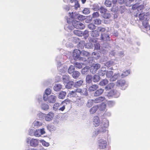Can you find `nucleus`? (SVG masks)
<instances>
[{
	"mask_svg": "<svg viewBox=\"0 0 150 150\" xmlns=\"http://www.w3.org/2000/svg\"><path fill=\"white\" fill-rule=\"evenodd\" d=\"M78 91L77 89L74 91H70L68 93V96L70 98H73L75 99L74 102L78 106H81L84 103L83 98L77 94Z\"/></svg>",
	"mask_w": 150,
	"mask_h": 150,
	"instance_id": "f257e3e1",
	"label": "nucleus"
},
{
	"mask_svg": "<svg viewBox=\"0 0 150 150\" xmlns=\"http://www.w3.org/2000/svg\"><path fill=\"white\" fill-rule=\"evenodd\" d=\"M108 126V121H106L105 123L103 124V126H102L100 127L99 128L98 130L94 131L93 132V136H96L100 132H105L106 131V128Z\"/></svg>",
	"mask_w": 150,
	"mask_h": 150,
	"instance_id": "f03ea898",
	"label": "nucleus"
},
{
	"mask_svg": "<svg viewBox=\"0 0 150 150\" xmlns=\"http://www.w3.org/2000/svg\"><path fill=\"white\" fill-rule=\"evenodd\" d=\"M73 56L75 60H83V58L81 56V52L79 50L75 49L74 50L73 52Z\"/></svg>",
	"mask_w": 150,
	"mask_h": 150,
	"instance_id": "7ed1b4c3",
	"label": "nucleus"
},
{
	"mask_svg": "<svg viewBox=\"0 0 150 150\" xmlns=\"http://www.w3.org/2000/svg\"><path fill=\"white\" fill-rule=\"evenodd\" d=\"M107 145V142L105 140L100 139L98 140V146L100 149H103L105 148Z\"/></svg>",
	"mask_w": 150,
	"mask_h": 150,
	"instance_id": "20e7f679",
	"label": "nucleus"
},
{
	"mask_svg": "<svg viewBox=\"0 0 150 150\" xmlns=\"http://www.w3.org/2000/svg\"><path fill=\"white\" fill-rule=\"evenodd\" d=\"M100 67V65L98 64H93L90 67V70L93 73H95L97 70Z\"/></svg>",
	"mask_w": 150,
	"mask_h": 150,
	"instance_id": "39448f33",
	"label": "nucleus"
},
{
	"mask_svg": "<svg viewBox=\"0 0 150 150\" xmlns=\"http://www.w3.org/2000/svg\"><path fill=\"white\" fill-rule=\"evenodd\" d=\"M62 104L59 103H55L54 105L53 106V108L54 110H57L59 109V110L63 111L65 108V105H64L62 107L59 108V107Z\"/></svg>",
	"mask_w": 150,
	"mask_h": 150,
	"instance_id": "423d86ee",
	"label": "nucleus"
},
{
	"mask_svg": "<svg viewBox=\"0 0 150 150\" xmlns=\"http://www.w3.org/2000/svg\"><path fill=\"white\" fill-rule=\"evenodd\" d=\"M77 91L78 92L80 93L82 96H87L88 95V93L87 89L86 88L83 89L77 88Z\"/></svg>",
	"mask_w": 150,
	"mask_h": 150,
	"instance_id": "0eeeda50",
	"label": "nucleus"
},
{
	"mask_svg": "<svg viewBox=\"0 0 150 150\" xmlns=\"http://www.w3.org/2000/svg\"><path fill=\"white\" fill-rule=\"evenodd\" d=\"M100 13H101L104 14V17L106 18H109L110 16V14L106 13L107 10L106 8L103 7H100L99 9Z\"/></svg>",
	"mask_w": 150,
	"mask_h": 150,
	"instance_id": "6e6552de",
	"label": "nucleus"
},
{
	"mask_svg": "<svg viewBox=\"0 0 150 150\" xmlns=\"http://www.w3.org/2000/svg\"><path fill=\"white\" fill-rule=\"evenodd\" d=\"M54 116V113L51 112H49L45 117V119L47 121L51 120Z\"/></svg>",
	"mask_w": 150,
	"mask_h": 150,
	"instance_id": "1a4fd4ad",
	"label": "nucleus"
},
{
	"mask_svg": "<svg viewBox=\"0 0 150 150\" xmlns=\"http://www.w3.org/2000/svg\"><path fill=\"white\" fill-rule=\"evenodd\" d=\"M100 123V120L99 117L97 116H94L93 118V125L95 127H98Z\"/></svg>",
	"mask_w": 150,
	"mask_h": 150,
	"instance_id": "9d476101",
	"label": "nucleus"
},
{
	"mask_svg": "<svg viewBox=\"0 0 150 150\" xmlns=\"http://www.w3.org/2000/svg\"><path fill=\"white\" fill-rule=\"evenodd\" d=\"M100 39L103 41H110V36L107 34L102 33L101 35Z\"/></svg>",
	"mask_w": 150,
	"mask_h": 150,
	"instance_id": "9b49d317",
	"label": "nucleus"
},
{
	"mask_svg": "<svg viewBox=\"0 0 150 150\" xmlns=\"http://www.w3.org/2000/svg\"><path fill=\"white\" fill-rule=\"evenodd\" d=\"M105 99V98L104 97L100 96L96 98L94 100H92L93 101L94 103H98L102 102Z\"/></svg>",
	"mask_w": 150,
	"mask_h": 150,
	"instance_id": "f8f14e48",
	"label": "nucleus"
},
{
	"mask_svg": "<svg viewBox=\"0 0 150 150\" xmlns=\"http://www.w3.org/2000/svg\"><path fill=\"white\" fill-rule=\"evenodd\" d=\"M38 140L33 139H31L30 142V144L31 146L35 147L38 144Z\"/></svg>",
	"mask_w": 150,
	"mask_h": 150,
	"instance_id": "ddd939ff",
	"label": "nucleus"
},
{
	"mask_svg": "<svg viewBox=\"0 0 150 150\" xmlns=\"http://www.w3.org/2000/svg\"><path fill=\"white\" fill-rule=\"evenodd\" d=\"M144 6L143 5H138V4H135L133 5L132 7V9L133 10H135L137 9L138 11L139 10V9L140 10L143 9Z\"/></svg>",
	"mask_w": 150,
	"mask_h": 150,
	"instance_id": "4468645a",
	"label": "nucleus"
},
{
	"mask_svg": "<svg viewBox=\"0 0 150 150\" xmlns=\"http://www.w3.org/2000/svg\"><path fill=\"white\" fill-rule=\"evenodd\" d=\"M56 97L54 95L50 96L48 98V101L50 103H54L56 101Z\"/></svg>",
	"mask_w": 150,
	"mask_h": 150,
	"instance_id": "2eb2a0df",
	"label": "nucleus"
},
{
	"mask_svg": "<svg viewBox=\"0 0 150 150\" xmlns=\"http://www.w3.org/2000/svg\"><path fill=\"white\" fill-rule=\"evenodd\" d=\"M83 81L82 80H79L75 83L74 86L77 88L81 86L83 83Z\"/></svg>",
	"mask_w": 150,
	"mask_h": 150,
	"instance_id": "dca6fc26",
	"label": "nucleus"
},
{
	"mask_svg": "<svg viewBox=\"0 0 150 150\" xmlns=\"http://www.w3.org/2000/svg\"><path fill=\"white\" fill-rule=\"evenodd\" d=\"M99 106L98 105H95L90 110V112L91 114H93L96 112L98 109Z\"/></svg>",
	"mask_w": 150,
	"mask_h": 150,
	"instance_id": "f3484780",
	"label": "nucleus"
},
{
	"mask_svg": "<svg viewBox=\"0 0 150 150\" xmlns=\"http://www.w3.org/2000/svg\"><path fill=\"white\" fill-rule=\"evenodd\" d=\"M104 90L101 88L96 90L94 93V96H98L101 95L103 92Z\"/></svg>",
	"mask_w": 150,
	"mask_h": 150,
	"instance_id": "a211bd4d",
	"label": "nucleus"
},
{
	"mask_svg": "<svg viewBox=\"0 0 150 150\" xmlns=\"http://www.w3.org/2000/svg\"><path fill=\"white\" fill-rule=\"evenodd\" d=\"M99 35V32L96 30H93L91 33V36L93 37H97Z\"/></svg>",
	"mask_w": 150,
	"mask_h": 150,
	"instance_id": "6ab92c4d",
	"label": "nucleus"
},
{
	"mask_svg": "<svg viewBox=\"0 0 150 150\" xmlns=\"http://www.w3.org/2000/svg\"><path fill=\"white\" fill-rule=\"evenodd\" d=\"M98 87V86L96 84L92 85L89 87L88 90L90 91H93L96 90Z\"/></svg>",
	"mask_w": 150,
	"mask_h": 150,
	"instance_id": "aec40b11",
	"label": "nucleus"
},
{
	"mask_svg": "<svg viewBox=\"0 0 150 150\" xmlns=\"http://www.w3.org/2000/svg\"><path fill=\"white\" fill-rule=\"evenodd\" d=\"M62 88V85L59 84H55L53 87L54 90L56 91H60Z\"/></svg>",
	"mask_w": 150,
	"mask_h": 150,
	"instance_id": "412c9836",
	"label": "nucleus"
},
{
	"mask_svg": "<svg viewBox=\"0 0 150 150\" xmlns=\"http://www.w3.org/2000/svg\"><path fill=\"white\" fill-rule=\"evenodd\" d=\"M100 79L99 76L97 74H95L94 75L93 77V81L95 83L98 82Z\"/></svg>",
	"mask_w": 150,
	"mask_h": 150,
	"instance_id": "4be33fe9",
	"label": "nucleus"
},
{
	"mask_svg": "<svg viewBox=\"0 0 150 150\" xmlns=\"http://www.w3.org/2000/svg\"><path fill=\"white\" fill-rule=\"evenodd\" d=\"M66 93L65 91H62L59 94L58 98L60 99H63L65 97Z\"/></svg>",
	"mask_w": 150,
	"mask_h": 150,
	"instance_id": "5701e85b",
	"label": "nucleus"
},
{
	"mask_svg": "<svg viewBox=\"0 0 150 150\" xmlns=\"http://www.w3.org/2000/svg\"><path fill=\"white\" fill-rule=\"evenodd\" d=\"M99 110L100 111H104L107 110L106 109V105L104 103H102L100 105Z\"/></svg>",
	"mask_w": 150,
	"mask_h": 150,
	"instance_id": "b1692460",
	"label": "nucleus"
},
{
	"mask_svg": "<svg viewBox=\"0 0 150 150\" xmlns=\"http://www.w3.org/2000/svg\"><path fill=\"white\" fill-rule=\"evenodd\" d=\"M86 81L88 83H91L92 82V76L91 75H88L86 77Z\"/></svg>",
	"mask_w": 150,
	"mask_h": 150,
	"instance_id": "393cba45",
	"label": "nucleus"
},
{
	"mask_svg": "<svg viewBox=\"0 0 150 150\" xmlns=\"http://www.w3.org/2000/svg\"><path fill=\"white\" fill-rule=\"evenodd\" d=\"M114 85V84L113 83H110L105 87V89L106 90H108L113 88Z\"/></svg>",
	"mask_w": 150,
	"mask_h": 150,
	"instance_id": "a878e982",
	"label": "nucleus"
},
{
	"mask_svg": "<svg viewBox=\"0 0 150 150\" xmlns=\"http://www.w3.org/2000/svg\"><path fill=\"white\" fill-rule=\"evenodd\" d=\"M79 23V21H77L75 20H74L72 22V23L73 26L77 29L78 28Z\"/></svg>",
	"mask_w": 150,
	"mask_h": 150,
	"instance_id": "bb28decb",
	"label": "nucleus"
},
{
	"mask_svg": "<svg viewBox=\"0 0 150 150\" xmlns=\"http://www.w3.org/2000/svg\"><path fill=\"white\" fill-rule=\"evenodd\" d=\"M81 56H82L83 58L84 57L89 56L90 55V54L88 52L84 50L82 51L81 52Z\"/></svg>",
	"mask_w": 150,
	"mask_h": 150,
	"instance_id": "cd10ccee",
	"label": "nucleus"
},
{
	"mask_svg": "<svg viewBox=\"0 0 150 150\" xmlns=\"http://www.w3.org/2000/svg\"><path fill=\"white\" fill-rule=\"evenodd\" d=\"M74 84L73 81H68L67 82V84L66 85V87L68 89H70L72 87L73 85H74Z\"/></svg>",
	"mask_w": 150,
	"mask_h": 150,
	"instance_id": "c85d7f7f",
	"label": "nucleus"
},
{
	"mask_svg": "<svg viewBox=\"0 0 150 150\" xmlns=\"http://www.w3.org/2000/svg\"><path fill=\"white\" fill-rule=\"evenodd\" d=\"M80 75L79 72L77 71H74L72 73V76L74 79H77L78 78Z\"/></svg>",
	"mask_w": 150,
	"mask_h": 150,
	"instance_id": "c756f323",
	"label": "nucleus"
},
{
	"mask_svg": "<svg viewBox=\"0 0 150 150\" xmlns=\"http://www.w3.org/2000/svg\"><path fill=\"white\" fill-rule=\"evenodd\" d=\"M108 81L107 79H103L99 83V84L101 86H105L108 83Z\"/></svg>",
	"mask_w": 150,
	"mask_h": 150,
	"instance_id": "7c9ffc66",
	"label": "nucleus"
},
{
	"mask_svg": "<svg viewBox=\"0 0 150 150\" xmlns=\"http://www.w3.org/2000/svg\"><path fill=\"white\" fill-rule=\"evenodd\" d=\"M104 4L106 7H111L112 4L111 1L110 0H105Z\"/></svg>",
	"mask_w": 150,
	"mask_h": 150,
	"instance_id": "2f4dec72",
	"label": "nucleus"
},
{
	"mask_svg": "<svg viewBox=\"0 0 150 150\" xmlns=\"http://www.w3.org/2000/svg\"><path fill=\"white\" fill-rule=\"evenodd\" d=\"M74 67L73 65H71L68 69V72L69 74H71L74 71Z\"/></svg>",
	"mask_w": 150,
	"mask_h": 150,
	"instance_id": "473e14b6",
	"label": "nucleus"
},
{
	"mask_svg": "<svg viewBox=\"0 0 150 150\" xmlns=\"http://www.w3.org/2000/svg\"><path fill=\"white\" fill-rule=\"evenodd\" d=\"M41 108L44 110H47L49 109V106L47 104L43 103L42 105Z\"/></svg>",
	"mask_w": 150,
	"mask_h": 150,
	"instance_id": "72a5a7b5",
	"label": "nucleus"
},
{
	"mask_svg": "<svg viewBox=\"0 0 150 150\" xmlns=\"http://www.w3.org/2000/svg\"><path fill=\"white\" fill-rule=\"evenodd\" d=\"M73 32L74 34L78 36H81L83 35L82 32L79 30H74Z\"/></svg>",
	"mask_w": 150,
	"mask_h": 150,
	"instance_id": "f704fd0d",
	"label": "nucleus"
},
{
	"mask_svg": "<svg viewBox=\"0 0 150 150\" xmlns=\"http://www.w3.org/2000/svg\"><path fill=\"white\" fill-rule=\"evenodd\" d=\"M142 25L144 27L146 28H148L149 26V23L147 20H144L142 22Z\"/></svg>",
	"mask_w": 150,
	"mask_h": 150,
	"instance_id": "c9c22d12",
	"label": "nucleus"
},
{
	"mask_svg": "<svg viewBox=\"0 0 150 150\" xmlns=\"http://www.w3.org/2000/svg\"><path fill=\"white\" fill-rule=\"evenodd\" d=\"M34 136L36 137H40L41 135L40 130L39 129L36 130L34 132Z\"/></svg>",
	"mask_w": 150,
	"mask_h": 150,
	"instance_id": "e433bc0d",
	"label": "nucleus"
},
{
	"mask_svg": "<svg viewBox=\"0 0 150 150\" xmlns=\"http://www.w3.org/2000/svg\"><path fill=\"white\" fill-rule=\"evenodd\" d=\"M118 93V92L117 91L114 90L110 91L109 93L110 94V96L115 97L116 96V95Z\"/></svg>",
	"mask_w": 150,
	"mask_h": 150,
	"instance_id": "4c0bfd02",
	"label": "nucleus"
},
{
	"mask_svg": "<svg viewBox=\"0 0 150 150\" xmlns=\"http://www.w3.org/2000/svg\"><path fill=\"white\" fill-rule=\"evenodd\" d=\"M94 23L97 25H100L101 23V21L99 19H96L94 20Z\"/></svg>",
	"mask_w": 150,
	"mask_h": 150,
	"instance_id": "58836bf2",
	"label": "nucleus"
},
{
	"mask_svg": "<svg viewBox=\"0 0 150 150\" xmlns=\"http://www.w3.org/2000/svg\"><path fill=\"white\" fill-rule=\"evenodd\" d=\"M88 28L91 30H93L96 29V26L94 24L92 23H90L88 25Z\"/></svg>",
	"mask_w": 150,
	"mask_h": 150,
	"instance_id": "ea45409f",
	"label": "nucleus"
},
{
	"mask_svg": "<svg viewBox=\"0 0 150 150\" xmlns=\"http://www.w3.org/2000/svg\"><path fill=\"white\" fill-rule=\"evenodd\" d=\"M125 80H120L119 82V84L121 86H124L125 87L124 88V89L126 87V86L125 85Z\"/></svg>",
	"mask_w": 150,
	"mask_h": 150,
	"instance_id": "a19ab883",
	"label": "nucleus"
},
{
	"mask_svg": "<svg viewBox=\"0 0 150 150\" xmlns=\"http://www.w3.org/2000/svg\"><path fill=\"white\" fill-rule=\"evenodd\" d=\"M71 102V100L68 98H67L62 101L61 103V104H65L66 105L69 104Z\"/></svg>",
	"mask_w": 150,
	"mask_h": 150,
	"instance_id": "79ce46f5",
	"label": "nucleus"
},
{
	"mask_svg": "<svg viewBox=\"0 0 150 150\" xmlns=\"http://www.w3.org/2000/svg\"><path fill=\"white\" fill-rule=\"evenodd\" d=\"M40 142L42 143L43 145L45 146H48L49 145L48 143L46 142L43 140H40Z\"/></svg>",
	"mask_w": 150,
	"mask_h": 150,
	"instance_id": "37998d69",
	"label": "nucleus"
},
{
	"mask_svg": "<svg viewBox=\"0 0 150 150\" xmlns=\"http://www.w3.org/2000/svg\"><path fill=\"white\" fill-rule=\"evenodd\" d=\"M85 27V25L83 24L82 23H81L79 22V25H78V29H83Z\"/></svg>",
	"mask_w": 150,
	"mask_h": 150,
	"instance_id": "c03bdc74",
	"label": "nucleus"
},
{
	"mask_svg": "<svg viewBox=\"0 0 150 150\" xmlns=\"http://www.w3.org/2000/svg\"><path fill=\"white\" fill-rule=\"evenodd\" d=\"M130 73V71L129 70H126L125 71H124L122 76H127Z\"/></svg>",
	"mask_w": 150,
	"mask_h": 150,
	"instance_id": "a18cd8bd",
	"label": "nucleus"
},
{
	"mask_svg": "<svg viewBox=\"0 0 150 150\" xmlns=\"http://www.w3.org/2000/svg\"><path fill=\"white\" fill-rule=\"evenodd\" d=\"M93 103L94 102L93 101V100H91L89 101L87 103V106L88 107L90 108L92 105Z\"/></svg>",
	"mask_w": 150,
	"mask_h": 150,
	"instance_id": "49530a36",
	"label": "nucleus"
},
{
	"mask_svg": "<svg viewBox=\"0 0 150 150\" xmlns=\"http://www.w3.org/2000/svg\"><path fill=\"white\" fill-rule=\"evenodd\" d=\"M117 78V75H114L112 76L110 78V80L111 81H115Z\"/></svg>",
	"mask_w": 150,
	"mask_h": 150,
	"instance_id": "de8ad7c7",
	"label": "nucleus"
},
{
	"mask_svg": "<svg viewBox=\"0 0 150 150\" xmlns=\"http://www.w3.org/2000/svg\"><path fill=\"white\" fill-rule=\"evenodd\" d=\"M83 13L85 14H88L90 13L89 8H84L83 11Z\"/></svg>",
	"mask_w": 150,
	"mask_h": 150,
	"instance_id": "09e8293b",
	"label": "nucleus"
},
{
	"mask_svg": "<svg viewBox=\"0 0 150 150\" xmlns=\"http://www.w3.org/2000/svg\"><path fill=\"white\" fill-rule=\"evenodd\" d=\"M113 74V72L112 71H107L106 76L108 78H110Z\"/></svg>",
	"mask_w": 150,
	"mask_h": 150,
	"instance_id": "8fccbe9b",
	"label": "nucleus"
},
{
	"mask_svg": "<svg viewBox=\"0 0 150 150\" xmlns=\"http://www.w3.org/2000/svg\"><path fill=\"white\" fill-rule=\"evenodd\" d=\"M75 65L76 67L79 69H81L82 68V66L80 63L76 62L75 64Z\"/></svg>",
	"mask_w": 150,
	"mask_h": 150,
	"instance_id": "3c124183",
	"label": "nucleus"
},
{
	"mask_svg": "<svg viewBox=\"0 0 150 150\" xmlns=\"http://www.w3.org/2000/svg\"><path fill=\"white\" fill-rule=\"evenodd\" d=\"M139 18L140 21L143 20L144 18V14L143 13H140L139 14Z\"/></svg>",
	"mask_w": 150,
	"mask_h": 150,
	"instance_id": "603ef678",
	"label": "nucleus"
},
{
	"mask_svg": "<svg viewBox=\"0 0 150 150\" xmlns=\"http://www.w3.org/2000/svg\"><path fill=\"white\" fill-rule=\"evenodd\" d=\"M98 29L100 32L102 33L104 32L106 30L105 28L100 27H98Z\"/></svg>",
	"mask_w": 150,
	"mask_h": 150,
	"instance_id": "864d4df0",
	"label": "nucleus"
},
{
	"mask_svg": "<svg viewBox=\"0 0 150 150\" xmlns=\"http://www.w3.org/2000/svg\"><path fill=\"white\" fill-rule=\"evenodd\" d=\"M63 80L64 83H67L69 81V77L65 76L63 78Z\"/></svg>",
	"mask_w": 150,
	"mask_h": 150,
	"instance_id": "5fc2aeb1",
	"label": "nucleus"
},
{
	"mask_svg": "<svg viewBox=\"0 0 150 150\" xmlns=\"http://www.w3.org/2000/svg\"><path fill=\"white\" fill-rule=\"evenodd\" d=\"M99 16V13L98 12H96L92 14V17L93 18H96L98 17Z\"/></svg>",
	"mask_w": 150,
	"mask_h": 150,
	"instance_id": "6e6d98bb",
	"label": "nucleus"
},
{
	"mask_svg": "<svg viewBox=\"0 0 150 150\" xmlns=\"http://www.w3.org/2000/svg\"><path fill=\"white\" fill-rule=\"evenodd\" d=\"M45 93L47 96L48 95H49L51 93V90L50 88H47L45 90Z\"/></svg>",
	"mask_w": 150,
	"mask_h": 150,
	"instance_id": "4d7b16f0",
	"label": "nucleus"
},
{
	"mask_svg": "<svg viewBox=\"0 0 150 150\" xmlns=\"http://www.w3.org/2000/svg\"><path fill=\"white\" fill-rule=\"evenodd\" d=\"M94 47L95 49L98 50H99L100 49V45L99 43H96L95 44Z\"/></svg>",
	"mask_w": 150,
	"mask_h": 150,
	"instance_id": "13d9d810",
	"label": "nucleus"
},
{
	"mask_svg": "<svg viewBox=\"0 0 150 150\" xmlns=\"http://www.w3.org/2000/svg\"><path fill=\"white\" fill-rule=\"evenodd\" d=\"M34 125L37 126H40L42 125V123L38 121H35L34 122Z\"/></svg>",
	"mask_w": 150,
	"mask_h": 150,
	"instance_id": "bf43d9fd",
	"label": "nucleus"
},
{
	"mask_svg": "<svg viewBox=\"0 0 150 150\" xmlns=\"http://www.w3.org/2000/svg\"><path fill=\"white\" fill-rule=\"evenodd\" d=\"M74 6L76 10L78 8L80 7V5L79 4L78 1L75 3Z\"/></svg>",
	"mask_w": 150,
	"mask_h": 150,
	"instance_id": "052dcab7",
	"label": "nucleus"
},
{
	"mask_svg": "<svg viewBox=\"0 0 150 150\" xmlns=\"http://www.w3.org/2000/svg\"><path fill=\"white\" fill-rule=\"evenodd\" d=\"M78 19L80 21H82L84 19V17L82 15H79L78 16Z\"/></svg>",
	"mask_w": 150,
	"mask_h": 150,
	"instance_id": "680f3d73",
	"label": "nucleus"
},
{
	"mask_svg": "<svg viewBox=\"0 0 150 150\" xmlns=\"http://www.w3.org/2000/svg\"><path fill=\"white\" fill-rule=\"evenodd\" d=\"M120 1L119 2V3L120 4H127V0H120Z\"/></svg>",
	"mask_w": 150,
	"mask_h": 150,
	"instance_id": "e2e57ef3",
	"label": "nucleus"
},
{
	"mask_svg": "<svg viewBox=\"0 0 150 150\" xmlns=\"http://www.w3.org/2000/svg\"><path fill=\"white\" fill-rule=\"evenodd\" d=\"M100 73L101 75L102 76H103L105 75V74L106 75L107 71H106V70H104V71L101 70Z\"/></svg>",
	"mask_w": 150,
	"mask_h": 150,
	"instance_id": "0e129e2a",
	"label": "nucleus"
},
{
	"mask_svg": "<svg viewBox=\"0 0 150 150\" xmlns=\"http://www.w3.org/2000/svg\"><path fill=\"white\" fill-rule=\"evenodd\" d=\"M40 132L41 135L44 134L45 133V132L44 128L41 129Z\"/></svg>",
	"mask_w": 150,
	"mask_h": 150,
	"instance_id": "69168bd1",
	"label": "nucleus"
},
{
	"mask_svg": "<svg viewBox=\"0 0 150 150\" xmlns=\"http://www.w3.org/2000/svg\"><path fill=\"white\" fill-rule=\"evenodd\" d=\"M86 69H87L84 68L82 69V73L83 74H84L85 73V72H87V70L85 71Z\"/></svg>",
	"mask_w": 150,
	"mask_h": 150,
	"instance_id": "338daca9",
	"label": "nucleus"
},
{
	"mask_svg": "<svg viewBox=\"0 0 150 150\" xmlns=\"http://www.w3.org/2000/svg\"><path fill=\"white\" fill-rule=\"evenodd\" d=\"M83 34L87 36L88 35V31L87 30H85L84 31Z\"/></svg>",
	"mask_w": 150,
	"mask_h": 150,
	"instance_id": "774afa93",
	"label": "nucleus"
}]
</instances>
